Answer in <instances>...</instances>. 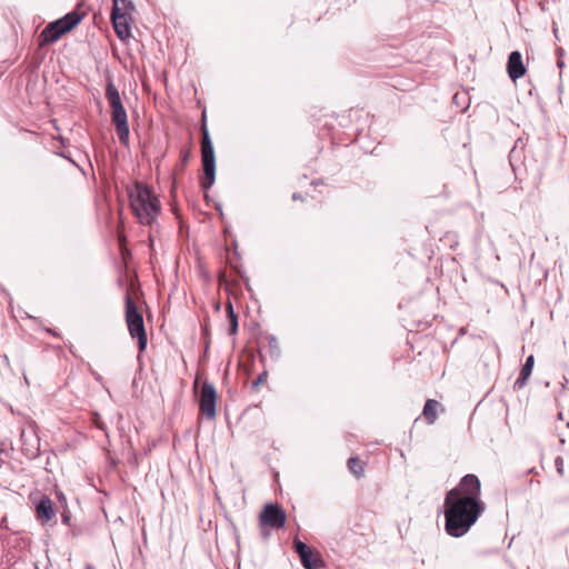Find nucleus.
I'll return each instance as SVG.
<instances>
[{
    "label": "nucleus",
    "mask_w": 569,
    "mask_h": 569,
    "mask_svg": "<svg viewBox=\"0 0 569 569\" xmlns=\"http://www.w3.org/2000/svg\"><path fill=\"white\" fill-rule=\"evenodd\" d=\"M457 496V490H449L445 498V530L453 538L465 536L485 511L483 502Z\"/></svg>",
    "instance_id": "1"
},
{
    "label": "nucleus",
    "mask_w": 569,
    "mask_h": 569,
    "mask_svg": "<svg viewBox=\"0 0 569 569\" xmlns=\"http://www.w3.org/2000/svg\"><path fill=\"white\" fill-rule=\"evenodd\" d=\"M130 207L141 224L151 226L160 212V201L151 189L141 183L136 182L128 190Z\"/></svg>",
    "instance_id": "2"
},
{
    "label": "nucleus",
    "mask_w": 569,
    "mask_h": 569,
    "mask_svg": "<svg viewBox=\"0 0 569 569\" xmlns=\"http://www.w3.org/2000/svg\"><path fill=\"white\" fill-rule=\"evenodd\" d=\"M106 98L111 108V120L114 124L119 141L123 146L129 144V123L127 111L122 104L120 93L112 80H109L106 86Z\"/></svg>",
    "instance_id": "3"
},
{
    "label": "nucleus",
    "mask_w": 569,
    "mask_h": 569,
    "mask_svg": "<svg viewBox=\"0 0 569 569\" xmlns=\"http://www.w3.org/2000/svg\"><path fill=\"white\" fill-rule=\"evenodd\" d=\"M201 163L203 176L200 179V186L207 191L216 181V156L210 133L204 121L201 127Z\"/></svg>",
    "instance_id": "4"
},
{
    "label": "nucleus",
    "mask_w": 569,
    "mask_h": 569,
    "mask_svg": "<svg viewBox=\"0 0 569 569\" xmlns=\"http://www.w3.org/2000/svg\"><path fill=\"white\" fill-rule=\"evenodd\" d=\"M126 321L131 338L138 339L139 351L147 348L148 339L143 323L142 313L138 310L133 299L129 293L126 295Z\"/></svg>",
    "instance_id": "5"
},
{
    "label": "nucleus",
    "mask_w": 569,
    "mask_h": 569,
    "mask_svg": "<svg viewBox=\"0 0 569 569\" xmlns=\"http://www.w3.org/2000/svg\"><path fill=\"white\" fill-rule=\"evenodd\" d=\"M286 512L278 503H267L259 516L260 527L264 539L268 533L264 528L281 529L286 526Z\"/></svg>",
    "instance_id": "6"
},
{
    "label": "nucleus",
    "mask_w": 569,
    "mask_h": 569,
    "mask_svg": "<svg viewBox=\"0 0 569 569\" xmlns=\"http://www.w3.org/2000/svg\"><path fill=\"white\" fill-rule=\"evenodd\" d=\"M217 399L218 393L214 386L204 380L201 386L198 405L200 413L209 420L214 419L217 416Z\"/></svg>",
    "instance_id": "7"
},
{
    "label": "nucleus",
    "mask_w": 569,
    "mask_h": 569,
    "mask_svg": "<svg viewBox=\"0 0 569 569\" xmlns=\"http://www.w3.org/2000/svg\"><path fill=\"white\" fill-rule=\"evenodd\" d=\"M293 549L306 569H320L325 562L321 555L298 538L293 539Z\"/></svg>",
    "instance_id": "8"
},
{
    "label": "nucleus",
    "mask_w": 569,
    "mask_h": 569,
    "mask_svg": "<svg viewBox=\"0 0 569 569\" xmlns=\"http://www.w3.org/2000/svg\"><path fill=\"white\" fill-rule=\"evenodd\" d=\"M451 490H457V497H470L477 502H482L480 500L481 483L476 475L468 473L463 476L459 485Z\"/></svg>",
    "instance_id": "9"
},
{
    "label": "nucleus",
    "mask_w": 569,
    "mask_h": 569,
    "mask_svg": "<svg viewBox=\"0 0 569 569\" xmlns=\"http://www.w3.org/2000/svg\"><path fill=\"white\" fill-rule=\"evenodd\" d=\"M111 21L117 36L121 40H124L130 36L127 13L119 7V0H112Z\"/></svg>",
    "instance_id": "10"
},
{
    "label": "nucleus",
    "mask_w": 569,
    "mask_h": 569,
    "mask_svg": "<svg viewBox=\"0 0 569 569\" xmlns=\"http://www.w3.org/2000/svg\"><path fill=\"white\" fill-rule=\"evenodd\" d=\"M507 71L508 76L512 81L518 80L521 78L525 72L526 68L522 62V57L519 51H512L510 52L507 61Z\"/></svg>",
    "instance_id": "11"
},
{
    "label": "nucleus",
    "mask_w": 569,
    "mask_h": 569,
    "mask_svg": "<svg viewBox=\"0 0 569 569\" xmlns=\"http://www.w3.org/2000/svg\"><path fill=\"white\" fill-rule=\"evenodd\" d=\"M36 515L37 519L42 525L51 521L54 518L56 512L53 508V502L49 497L42 496L40 498V500L36 505Z\"/></svg>",
    "instance_id": "12"
},
{
    "label": "nucleus",
    "mask_w": 569,
    "mask_h": 569,
    "mask_svg": "<svg viewBox=\"0 0 569 569\" xmlns=\"http://www.w3.org/2000/svg\"><path fill=\"white\" fill-rule=\"evenodd\" d=\"M67 31H63L59 20L50 22L41 32L40 39L42 43H53L59 40Z\"/></svg>",
    "instance_id": "13"
},
{
    "label": "nucleus",
    "mask_w": 569,
    "mask_h": 569,
    "mask_svg": "<svg viewBox=\"0 0 569 569\" xmlns=\"http://www.w3.org/2000/svg\"><path fill=\"white\" fill-rule=\"evenodd\" d=\"M533 365H535V358H533L532 355H530L526 359V362H525V365L521 368L520 375H519V377L517 378V380L513 383V389L515 390H519V389L523 388L527 385V381H528V379L531 376Z\"/></svg>",
    "instance_id": "14"
},
{
    "label": "nucleus",
    "mask_w": 569,
    "mask_h": 569,
    "mask_svg": "<svg viewBox=\"0 0 569 569\" xmlns=\"http://www.w3.org/2000/svg\"><path fill=\"white\" fill-rule=\"evenodd\" d=\"M81 19L82 16L79 12L71 11L58 20L60 21L63 31L69 32L80 23Z\"/></svg>",
    "instance_id": "15"
},
{
    "label": "nucleus",
    "mask_w": 569,
    "mask_h": 569,
    "mask_svg": "<svg viewBox=\"0 0 569 569\" xmlns=\"http://www.w3.org/2000/svg\"><path fill=\"white\" fill-rule=\"evenodd\" d=\"M438 407H440V403L437 400L429 399L426 401L422 415L429 425L435 423Z\"/></svg>",
    "instance_id": "16"
},
{
    "label": "nucleus",
    "mask_w": 569,
    "mask_h": 569,
    "mask_svg": "<svg viewBox=\"0 0 569 569\" xmlns=\"http://www.w3.org/2000/svg\"><path fill=\"white\" fill-rule=\"evenodd\" d=\"M229 322V335H236L238 330V316L234 312L232 303L229 301L226 308Z\"/></svg>",
    "instance_id": "17"
},
{
    "label": "nucleus",
    "mask_w": 569,
    "mask_h": 569,
    "mask_svg": "<svg viewBox=\"0 0 569 569\" xmlns=\"http://www.w3.org/2000/svg\"><path fill=\"white\" fill-rule=\"evenodd\" d=\"M348 468L357 477H361L365 471L362 461L357 457L348 459Z\"/></svg>",
    "instance_id": "18"
},
{
    "label": "nucleus",
    "mask_w": 569,
    "mask_h": 569,
    "mask_svg": "<svg viewBox=\"0 0 569 569\" xmlns=\"http://www.w3.org/2000/svg\"><path fill=\"white\" fill-rule=\"evenodd\" d=\"M268 347H269L270 356L273 359H278L280 357L281 351H280L279 341L274 336L268 337Z\"/></svg>",
    "instance_id": "19"
},
{
    "label": "nucleus",
    "mask_w": 569,
    "mask_h": 569,
    "mask_svg": "<svg viewBox=\"0 0 569 569\" xmlns=\"http://www.w3.org/2000/svg\"><path fill=\"white\" fill-rule=\"evenodd\" d=\"M555 467L557 469L558 475L562 477L565 475V463L562 457L558 456L555 459Z\"/></svg>",
    "instance_id": "20"
},
{
    "label": "nucleus",
    "mask_w": 569,
    "mask_h": 569,
    "mask_svg": "<svg viewBox=\"0 0 569 569\" xmlns=\"http://www.w3.org/2000/svg\"><path fill=\"white\" fill-rule=\"evenodd\" d=\"M92 421L98 429L106 431L107 427L99 413H94Z\"/></svg>",
    "instance_id": "21"
},
{
    "label": "nucleus",
    "mask_w": 569,
    "mask_h": 569,
    "mask_svg": "<svg viewBox=\"0 0 569 569\" xmlns=\"http://www.w3.org/2000/svg\"><path fill=\"white\" fill-rule=\"evenodd\" d=\"M267 371H263L262 373H260L257 379L252 382V388H257L259 385L267 381Z\"/></svg>",
    "instance_id": "22"
},
{
    "label": "nucleus",
    "mask_w": 569,
    "mask_h": 569,
    "mask_svg": "<svg viewBox=\"0 0 569 569\" xmlns=\"http://www.w3.org/2000/svg\"><path fill=\"white\" fill-rule=\"evenodd\" d=\"M61 521L63 525H70V521H71V515H70V511L68 509H64L61 513Z\"/></svg>",
    "instance_id": "23"
},
{
    "label": "nucleus",
    "mask_w": 569,
    "mask_h": 569,
    "mask_svg": "<svg viewBox=\"0 0 569 569\" xmlns=\"http://www.w3.org/2000/svg\"><path fill=\"white\" fill-rule=\"evenodd\" d=\"M119 7L122 9V11L128 8L133 9L132 2L129 0H119Z\"/></svg>",
    "instance_id": "24"
},
{
    "label": "nucleus",
    "mask_w": 569,
    "mask_h": 569,
    "mask_svg": "<svg viewBox=\"0 0 569 569\" xmlns=\"http://www.w3.org/2000/svg\"><path fill=\"white\" fill-rule=\"evenodd\" d=\"M190 152L188 150L181 152V159L183 162H187L189 160Z\"/></svg>",
    "instance_id": "25"
},
{
    "label": "nucleus",
    "mask_w": 569,
    "mask_h": 569,
    "mask_svg": "<svg viewBox=\"0 0 569 569\" xmlns=\"http://www.w3.org/2000/svg\"><path fill=\"white\" fill-rule=\"evenodd\" d=\"M292 200H295V201H296V200H302V197H301V194H300V193L295 192V193L292 194Z\"/></svg>",
    "instance_id": "26"
},
{
    "label": "nucleus",
    "mask_w": 569,
    "mask_h": 569,
    "mask_svg": "<svg viewBox=\"0 0 569 569\" xmlns=\"http://www.w3.org/2000/svg\"><path fill=\"white\" fill-rule=\"evenodd\" d=\"M46 331L54 337L58 336V333L53 329L47 328Z\"/></svg>",
    "instance_id": "27"
},
{
    "label": "nucleus",
    "mask_w": 569,
    "mask_h": 569,
    "mask_svg": "<svg viewBox=\"0 0 569 569\" xmlns=\"http://www.w3.org/2000/svg\"><path fill=\"white\" fill-rule=\"evenodd\" d=\"M84 569H96L91 563H86Z\"/></svg>",
    "instance_id": "28"
},
{
    "label": "nucleus",
    "mask_w": 569,
    "mask_h": 569,
    "mask_svg": "<svg viewBox=\"0 0 569 569\" xmlns=\"http://www.w3.org/2000/svg\"><path fill=\"white\" fill-rule=\"evenodd\" d=\"M558 418L562 419V413L561 412L558 413Z\"/></svg>",
    "instance_id": "29"
},
{
    "label": "nucleus",
    "mask_w": 569,
    "mask_h": 569,
    "mask_svg": "<svg viewBox=\"0 0 569 569\" xmlns=\"http://www.w3.org/2000/svg\"><path fill=\"white\" fill-rule=\"evenodd\" d=\"M58 498H59V500H61V499L63 498V495H62V493H60V495L58 496Z\"/></svg>",
    "instance_id": "30"
},
{
    "label": "nucleus",
    "mask_w": 569,
    "mask_h": 569,
    "mask_svg": "<svg viewBox=\"0 0 569 569\" xmlns=\"http://www.w3.org/2000/svg\"><path fill=\"white\" fill-rule=\"evenodd\" d=\"M553 32H555V33H557V32H558L557 27H553Z\"/></svg>",
    "instance_id": "31"
}]
</instances>
